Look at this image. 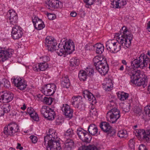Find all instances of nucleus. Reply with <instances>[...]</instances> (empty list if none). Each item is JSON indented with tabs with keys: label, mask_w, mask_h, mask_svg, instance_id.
<instances>
[{
	"label": "nucleus",
	"mask_w": 150,
	"mask_h": 150,
	"mask_svg": "<svg viewBox=\"0 0 150 150\" xmlns=\"http://www.w3.org/2000/svg\"><path fill=\"white\" fill-rule=\"evenodd\" d=\"M122 33H116L117 40H109L106 43L108 50L111 52L115 53L121 49V45L125 49L129 48L131 44L133 35L125 26H123L121 30Z\"/></svg>",
	"instance_id": "f257e3e1"
},
{
	"label": "nucleus",
	"mask_w": 150,
	"mask_h": 150,
	"mask_svg": "<svg viewBox=\"0 0 150 150\" xmlns=\"http://www.w3.org/2000/svg\"><path fill=\"white\" fill-rule=\"evenodd\" d=\"M128 74L131 79L130 82L136 86L145 88L147 84V80L145 78L140 70H135L134 69L127 70Z\"/></svg>",
	"instance_id": "f03ea898"
},
{
	"label": "nucleus",
	"mask_w": 150,
	"mask_h": 150,
	"mask_svg": "<svg viewBox=\"0 0 150 150\" xmlns=\"http://www.w3.org/2000/svg\"><path fill=\"white\" fill-rule=\"evenodd\" d=\"M49 133V134H47L44 137L43 146L46 147L47 150H62L59 141L55 139L57 137L55 133L52 132L50 134V131Z\"/></svg>",
	"instance_id": "7ed1b4c3"
},
{
	"label": "nucleus",
	"mask_w": 150,
	"mask_h": 150,
	"mask_svg": "<svg viewBox=\"0 0 150 150\" xmlns=\"http://www.w3.org/2000/svg\"><path fill=\"white\" fill-rule=\"evenodd\" d=\"M103 59L102 58L97 56L93 59V62L96 70L101 75H105L108 72L109 66L107 62L105 60Z\"/></svg>",
	"instance_id": "20e7f679"
},
{
	"label": "nucleus",
	"mask_w": 150,
	"mask_h": 150,
	"mask_svg": "<svg viewBox=\"0 0 150 150\" xmlns=\"http://www.w3.org/2000/svg\"><path fill=\"white\" fill-rule=\"evenodd\" d=\"M150 58L146 55L141 54L138 58L131 62V65L136 68L145 69L147 67L148 64L150 62Z\"/></svg>",
	"instance_id": "39448f33"
},
{
	"label": "nucleus",
	"mask_w": 150,
	"mask_h": 150,
	"mask_svg": "<svg viewBox=\"0 0 150 150\" xmlns=\"http://www.w3.org/2000/svg\"><path fill=\"white\" fill-rule=\"evenodd\" d=\"M62 47L63 48H61L59 50L57 49L56 52L58 55L62 56L66 52L70 54L75 50L74 44L73 42H71L66 40Z\"/></svg>",
	"instance_id": "423d86ee"
},
{
	"label": "nucleus",
	"mask_w": 150,
	"mask_h": 150,
	"mask_svg": "<svg viewBox=\"0 0 150 150\" xmlns=\"http://www.w3.org/2000/svg\"><path fill=\"white\" fill-rule=\"evenodd\" d=\"M19 127L18 125L15 122L9 124L5 126L4 130V133L7 136H13L16 133L18 132Z\"/></svg>",
	"instance_id": "0eeeda50"
},
{
	"label": "nucleus",
	"mask_w": 150,
	"mask_h": 150,
	"mask_svg": "<svg viewBox=\"0 0 150 150\" xmlns=\"http://www.w3.org/2000/svg\"><path fill=\"white\" fill-rule=\"evenodd\" d=\"M40 112L45 118L49 120H54L55 117V113L54 111L48 106H42Z\"/></svg>",
	"instance_id": "6e6552de"
},
{
	"label": "nucleus",
	"mask_w": 150,
	"mask_h": 150,
	"mask_svg": "<svg viewBox=\"0 0 150 150\" xmlns=\"http://www.w3.org/2000/svg\"><path fill=\"white\" fill-rule=\"evenodd\" d=\"M107 116L110 118V122L115 123L120 116V111L117 108L112 109L107 112Z\"/></svg>",
	"instance_id": "1a4fd4ad"
},
{
	"label": "nucleus",
	"mask_w": 150,
	"mask_h": 150,
	"mask_svg": "<svg viewBox=\"0 0 150 150\" xmlns=\"http://www.w3.org/2000/svg\"><path fill=\"white\" fill-rule=\"evenodd\" d=\"M76 132L79 138L83 142L88 143L91 141L92 137L87 131L79 128L77 129Z\"/></svg>",
	"instance_id": "9d476101"
},
{
	"label": "nucleus",
	"mask_w": 150,
	"mask_h": 150,
	"mask_svg": "<svg viewBox=\"0 0 150 150\" xmlns=\"http://www.w3.org/2000/svg\"><path fill=\"white\" fill-rule=\"evenodd\" d=\"M56 86L54 83H49L44 86L42 92L44 95L47 96L52 95L56 90Z\"/></svg>",
	"instance_id": "9b49d317"
},
{
	"label": "nucleus",
	"mask_w": 150,
	"mask_h": 150,
	"mask_svg": "<svg viewBox=\"0 0 150 150\" xmlns=\"http://www.w3.org/2000/svg\"><path fill=\"white\" fill-rule=\"evenodd\" d=\"M23 29L20 26L15 25L12 28L11 36L14 40H18L22 36L23 34Z\"/></svg>",
	"instance_id": "f8f14e48"
},
{
	"label": "nucleus",
	"mask_w": 150,
	"mask_h": 150,
	"mask_svg": "<svg viewBox=\"0 0 150 150\" xmlns=\"http://www.w3.org/2000/svg\"><path fill=\"white\" fill-rule=\"evenodd\" d=\"M45 45L48 47L49 51L52 52L56 50L57 43L56 40L50 37L47 36L45 39Z\"/></svg>",
	"instance_id": "ddd939ff"
},
{
	"label": "nucleus",
	"mask_w": 150,
	"mask_h": 150,
	"mask_svg": "<svg viewBox=\"0 0 150 150\" xmlns=\"http://www.w3.org/2000/svg\"><path fill=\"white\" fill-rule=\"evenodd\" d=\"M94 73L93 70L92 69L87 68L85 70H81L79 71L78 76L81 81H85L87 78L88 76H90Z\"/></svg>",
	"instance_id": "4468645a"
},
{
	"label": "nucleus",
	"mask_w": 150,
	"mask_h": 150,
	"mask_svg": "<svg viewBox=\"0 0 150 150\" xmlns=\"http://www.w3.org/2000/svg\"><path fill=\"white\" fill-rule=\"evenodd\" d=\"M14 95L11 92L4 91L0 92V100H2L4 103H8L13 99Z\"/></svg>",
	"instance_id": "2eb2a0df"
},
{
	"label": "nucleus",
	"mask_w": 150,
	"mask_h": 150,
	"mask_svg": "<svg viewBox=\"0 0 150 150\" xmlns=\"http://www.w3.org/2000/svg\"><path fill=\"white\" fill-rule=\"evenodd\" d=\"M61 109L66 118L70 119L72 117L73 110L67 104H63Z\"/></svg>",
	"instance_id": "dca6fc26"
},
{
	"label": "nucleus",
	"mask_w": 150,
	"mask_h": 150,
	"mask_svg": "<svg viewBox=\"0 0 150 150\" xmlns=\"http://www.w3.org/2000/svg\"><path fill=\"white\" fill-rule=\"evenodd\" d=\"M13 82L15 86L21 90H24L27 86L26 83L24 79L19 77L14 79Z\"/></svg>",
	"instance_id": "f3484780"
},
{
	"label": "nucleus",
	"mask_w": 150,
	"mask_h": 150,
	"mask_svg": "<svg viewBox=\"0 0 150 150\" xmlns=\"http://www.w3.org/2000/svg\"><path fill=\"white\" fill-rule=\"evenodd\" d=\"M13 53L12 50H3L0 49V62H4L11 57Z\"/></svg>",
	"instance_id": "a211bd4d"
},
{
	"label": "nucleus",
	"mask_w": 150,
	"mask_h": 150,
	"mask_svg": "<svg viewBox=\"0 0 150 150\" xmlns=\"http://www.w3.org/2000/svg\"><path fill=\"white\" fill-rule=\"evenodd\" d=\"M83 95L85 99H88L90 103L93 105L96 104L97 102L96 98L93 94L89 91L85 90L83 92Z\"/></svg>",
	"instance_id": "6ab92c4d"
},
{
	"label": "nucleus",
	"mask_w": 150,
	"mask_h": 150,
	"mask_svg": "<svg viewBox=\"0 0 150 150\" xmlns=\"http://www.w3.org/2000/svg\"><path fill=\"white\" fill-rule=\"evenodd\" d=\"M75 146L73 140L72 139H69L65 140L63 147L64 150H71Z\"/></svg>",
	"instance_id": "aec40b11"
},
{
	"label": "nucleus",
	"mask_w": 150,
	"mask_h": 150,
	"mask_svg": "<svg viewBox=\"0 0 150 150\" xmlns=\"http://www.w3.org/2000/svg\"><path fill=\"white\" fill-rule=\"evenodd\" d=\"M127 0H112L111 1V4L113 6V8H121L125 5Z\"/></svg>",
	"instance_id": "412c9836"
},
{
	"label": "nucleus",
	"mask_w": 150,
	"mask_h": 150,
	"mask_svg": "<svg viewBox=\"0 0 150 150\" xmlns=\"http://www.w3.org/2000/svg\"><path fill=\"white\" fill-rule=\"evenodd\" d=\"M100 127L105 132L110 133L112 132V127L108 122H104L100 123Z\"/></svg>",
	"instance_id": "4be33fe9"
},
{
	"label": "nucleus",
	"mask_w": 150,
	"mask_h": 150,
	"mask_svg": "<svg viewBox=\"0 0 150 150\" xmlns=\"http://www.w3.org/2000/svg\"><path fill=\"white\" fill-rule=\"evenodd\" d=\"M47 4V7L50 9V7L54 8H58L61 7L62 3L58 0H51Z\"/></svg>",
	"instance_id": "5701e85b"
},
{
	"label": "nucleus",
	"mask_w": 150,
	"mask_h": 150,
	"mask_svg": "<svg viewBox=\"0 0 150 150\" xmlns=\"http://www.w3.org/2000/svg\"><path fill=\"white\" fill-rule=\"evenodd\" d=\"M141 137H142L143 139L148 142L150 140V129H146V131L142 129L139 133V136Z\"/></svg>",
	"instance_id": "b1692460"
},
{
	"label": "nucleus",
	"mask_w": 150,
	"mask_h": 150,
	"mask_svg": "<svg viewBox=\"0 0 150 150\" xmlns=\"http://www.w3.org/2000/svg\"><path fill=\"white\" fill-rule=\"evenodd\" d=\"M61 86L64 88H69L70 86V82L67 76H63L61 80Z\"/></svg>",
	"instance_id": "393cba45"
},
{
	"label": "nucleus",
	"mask_w": 150,
	"mask_h": 150,
	"mask_svg": "<svg viewBox=\"0 0 150 150\" xmlns=\"http://www.w3.org/2000/svg\"><path fill=\"white\" fill-rule=\"evenodd\" d=\"M27 112L31 117L35 121H38L39 120L38 115L33 108L31 107H29L27 108Z\"/></svg>",
	"instance_id": "a878e982"
},
{
	"label": "nucleus",
	"mask_w": 150,
	"mask_h": 150,
	"mask_svg": "<svg viewBox=\"0 0 150 150\" xmlns=\"http://www.w3.org/2000/svg\"><path fill=\"white\" fill-rule=\"evenodd\" d=\"M88 130L89 133L92 135L97 136L98 129L97 126L93 124H91L88 127Z\"/></svg>",
	"instance_id": "bb28decb"
},
{
	"label": "nucleus",
	"mask_w": 150,
	"mask_h": 150,
	"mask_svg": "<svg viewBox=\"0 0 150 150\" xmlns=\"http://www.w3.org/2000/svg\"><path fill=\"white\" fill-rule=\"evenodd\" d=\"M82 98L81 96H74L72 98V105L75 108H78L79 104L82 101Z\"/></svg>",
	"instance_id": "cd10ccee"
},
{
	"label": "nucleus",
	"mask_w": 150,
	"mask_h": 150,
	"mask_svg": "<svg viewBox=\"0 0 150 150\" xmlns=\"http://www.w3.org/2000/svg\"><path fill=\"white\" fill-rule=\"evenodd\" d=\"M64 138L66 139H71L74 137L76 136L74 130L72 129H68L64 133Z\"/></svg>",
	"instance_id": "c85d7f7f"
},
{
	"label": "nucleus",
	"mask_w": 150,
	"mask_h": 150,
	"mask_svg": "<svg viewBox=\"0 0 150 150\" xmlns=\"http://www.w3.org/2000/svg\"><path fill=\"white\" fill-rule=\"evenodd\" d=\"M95 50H96V53L98 54H101L104 50L103 45L100 44H96L93 46Z\"/></svg>",
	"instance_id": "c756f323"
},
{
	"label": "nucleus",
	"mask_w": 150,
	"mask_h": 150,
	"mask_svg": "<svg viewBox=\"0 0 150 150\" xmlns=\"http://www.w3.org/2000/svg\"><path fill=\"white\" fill-rule=\"evenodd\" d=\"M70 66L76 67L79 66L80 61L76 57L70 59Z\"/></svg>",
	"instance_id": "7c9ffc66"
},
{
	"label": "nucleus",
	"mask_w": 150,
	"mask_h": 150,
	"mask_svg": "<svg viewBox=\"0 0 150 150\" xmlns=\"http://www.w3.org/2000/svg\"><path fill=\"white\" fill-rule=\"evenodd\" d=\"M32 21L35 28L43 22L41 19H40L38 17L35 16L33 18Z\"/></svg>",
	"instance_id": "2f4dec72"
},
{
	"label": "nucleus",
	"mask_w": 150,
	"mask_h": 150,
	"mask_svg": "<svg viewBox=\"0 0 150 150\" xmlns=\"http://www.w3.org/2000/svg\"><path fill=\"white\" fill-rule=\"evenodd\" d=\"M118 96L120 100L123 101L128 98L129 97V94L124 92H122L120 94H118Z\"/></svg>",
	"instance_id": "473e14b6"
},
{
	"label": "nucleus",
	"mask_w": 150,
	"mask_h": 150,
	"mask_svg": "<svg viewBox=\"0 0 150 150\" xmlns=\"http://www.w3.org/2000/svg\"><path fill=\"white\" fill-rule=\"evenodd\" d=\"M79 150H98L97 148L94 146H82L80 147Z\"/></svg>",
	"instance_id": "72a5a7b5"
},
{
	"label": "nucleus",
	"mask_w": 150,
	"mask_h": 150,
	"mask_svg": "<svg viewBox=\"0 0 150 150\" xmlns=\"http://www.w3.org/2000/svg\"><path fill=\"white\" fill-rule=\"evenodd\" d=\"M7 16L9 19L14 17H18L16 13L13 10H9L8 12Z\"/></svg>",
	"instance_id": "f704fd0d"
},
{
	"label": "nucleus",
	"mask_w": 150,
	"mask_h": 150,
	"mask_svg": "<svg viewBox=\"0 0 150 150\" xmlns=\"http://www.w3.org/2000/svg\"><path fill=\"white\" fill-rule=\"evenodd\" d=\"M39 65L40 71H44L48 67V65L46 62L39 63Z\"/></svg>",
	"instance_id": "c9c22d12"
},
{
	"label": "nucleus",
	"mask_w": 150,
	"mask_h": 150,
	"mask_svg": "<svg viewBox=\"0 0 150 150\" xmlns=\"http://www.w3.org/2000/svg\"><path fill=\"white\" fill-rule=\"evenodd\" d=\"M54 100V99H52L50 97H47L45 96L42 100L43 102L46 104L48 105H51Z\"/></svg>",
	"instance_id": "e433bc0d"
},
{
	"label": "nucleus",
	"mask_w": 150,
	"mask_h": 150,
	"mask_svg": "<svg viewBox=\"0 0 150 150\" xmlns=\"http://www.w3.org/2000/svg\"><path fill=\"white\" fill-rule=\"evenodd\" d=\"M117 135L120 137H126L127 136V132L126 130H122L118 132Z\"/></svg>",
	"instance_id": "4c0bfd02"
},
{
	"label": "nucleus",
	"mask_w": 150,
	"mask_h": 150,
	"mask_svg": "<svg viewBox=\"0 0 150 150\" xmlns=\"http://www.w3.org/2000/svg\"><path fill=\"white\" fill-rule=\"evenodd\" d=\"M1 82V84H3L4 86L6 88H8L10 86V82L5 78H3Z\"/></svg>",
	"instance_id": "58836bf2"
},
{
	"label": "nucleus",
	"mask_w": 150,
	"mask_h": 150,
	"mask_svg": "<svg viewBox=\"0 0 150 150\" xmlns=\"http://www.w3.org/2000/svg\"><path fill=\"white\" fill-rule=\"evenodd\" d=\"M96 0H83L84 2L86 3V7L87 8H89L90 6L93 4Z\"/></svg>",
	"instance_id": "ea45409f"
},
{
	"label": "nucleus",
	"mask_w": 150,
	"mask_h": 150,
	"mask_svg": "<svg viewBox=\"0 0 150 150\" xmlns=\"http://www.w3.org/2000/svg\"><path fill=\"white\" fill-rule=\"evenodd\" d=\"M11 108V106L9 104H6L4 105L3 109L5 113H7L10 111Z\"/></svg>",
	"instance_id": "a19ab883"
},
{
	"label": "nucleus",
	"mask_w": 150,
	"mask_h": 150,
	"mask_svg": "<svg viewBox=\"0 0 150 150\" xmlns=\"http://www.w3.org/2000/svg\"><path fill=\"white\" fill-rule=\"evenodd\" d=\"M116 105V104L115 102L113 100H111L110 101V103L108 104V109H110V110L112 109L116 108H115Z\"/></svg>",
	"instance_id": "79ce46f5"
},
{
	"label": "nucleus",
	"mask_w": 150,
	"mask_h": 150,
	"mask_svg": "<svg viewBox=\"0 0 150 150\" xmlns=\"http://www.w3.org/2000/svg\"><path fill=\"white\" fill-rule=\"evenodd\" d=\"M104 86H113V84L112 80L110 79H108L106 81V83H103Z\"/></svg>",
	"instance_id": "37998d69"
},
{
	"label": "nucleus",
	"mask_w": 150,
	"mask_h": 150,
	"mask_svg": "<svg viewBox=\"0 0 150 150\" xmlns=\"http://www.w3.org/2000/svg\"><path fill=\"white\" fill-rule=\"evenodd\" d=\"M129 146L132 149L134 148V142L133 139H130L129 142Z\"/></svg>",
	"instance_id": "c03bdc74"
},
{
	"label": "nucleus",
	"mask_w": 150,
	"mask_h": 150,
	"mask_svg": "<svg viewBox=\"0 0 150 150\" xmlns=\"http://www.w3.org/2000/svg\"><path fill=\"white\" fill-rule=\"evenodd\" d=\"M144 111L146 115L150 117V105L145 107Z\"/></svg>",
	"instance_id": "a18cd8bd"
},
{
	"label": "nucleus",
	"mask_w": 150,
	"mask_h": 150,
	"mask_svg": "<svg viewBox=\"0 0 150 150\" xmlns=\"http://www.w3.org/2000/svg\"><path fill=\"white\" fill-rule=\"evenodd\" d=\"M9 22L11 24L14 25V24H16L18 22V17H14L13 18H10Z\"/></svg>",
	"instance_id": "49530a36"
},
{
	"label": "nucleus",
	"mask_w": 150,
	"mask_h": 150,
	"mask_svg": "<svg viewBox=\"0 0 150 150\" xmlns=\"http://www.w3.org/2000/svg\"><path fill=\"white\" fill-rule=\"evenodd\" d=\"M30 139L32 143L35 144L37 142L38 140L37 137L33 135H31L30 136Z\"/></svg>",
	"instance_id": "de8ad7c7"
},
{
	"label": "nucleus",
	"mask_w": 150,
	"mask_h": 150,
	"mask_svg": "<svg viewBox=\"0 0 150 150\" xmlns=\"http://www.w3.org/2000/svg\"><path fill=\"white\" fill-rule=\"evenodd\" d=\"M86 105L85 104L83 103V101L81 102L79 105V107L78 108H79L82 110H84L85 108Z\"/></svg>",
	"instance_id": "09e8293b"
},
{
	"label": "nucleus",
	"mask_w": 150,
	"mask_h": 150,
	"mask_svg": "<svg viewBox=\"0 0 150 150\" xmlns=\"http://www.w3.org/2000/svg\"><path fill=\"white\" fill-rule=\"evenodd\" d=\"M45 27V25L44 24V22H42V23L40 24V25H38V26L35 27V28L38 30H40L42 29L43 28H44Z\"/></svg>",
	"instance_id": "8fccbe9b"
},
{
	"label": "nucleus",
	"mask_w": 150,
	"mask_h": 150,
	"mask_svg": "<svg viewBox=\"0 0 150 150\" xmlns=\"http://www.w3.org/2000/svg\"><path fill=\"white\" fill-rule=\"evenodd\" d=\"M39 68V64H35L33 66V69L34 70L37 72L40 71Z\"/></svg>",
	"instance_id": "3c124183"
},
{
	"label": "nucleus",
	"mask_w": 150,
	"mask_h": 150,
	"mask_svg": "<svg viewBox=\"0 0 150 150\" xmlns=\"http://www.w3.org/2000/svg\"><path fill=\"white\" fill-rule=\"evenodd\" d=\"M47 17L49 19L53 20L55 18L56 16L54 14L49 13L47 15Z\"/></svg>",
	"instance_id": "603ef678"
},
{
	"label": "nucleus",
	"mask_w": 150,
	"mask_h": 150,
	"mask_svg": "<svg viewBox=\"0 0 150 150\" xmlns=\"http://www.w3.org/2000/svg\"><path fill=\"white\" fill-rule=\"evenodd\" d=\"M126 106L127 107L124 108V110H123V111L125 112H128L129 111L131 107V105L129 104H128Z\"/></svg>",
	"instance_id": "864d4df0"
},
{
	"label": "nucleus",
	"mask_w": 150,
	"mask_h": 150,
	"mask_svg": "<svg viewBox=\"0 0 150 150\" xmlns=\"http://www.w3.org/2000/svg\"><path fill=\"white\" fill-rule=\"evenodd\" d=\"M42 58L44 62H46L50 60L49 57L47 56H43Z\"/></svg>",
	"instance_id": "5fc2aeb1"
},
{
	"label": "nucleus",
	"mask_w": 150,
	"mask_h": 150,
	"mask_svg": "<svg viewBox=\"0 0 150 150\" xmlns=\"http://www.w3.org/2000/svg\"><path fill=\"white\" fill-rule=\"evenodd\" d=\"M139 150H147L146 146L143 144H141L139 147Z\"/></svg>",
	"instance_id": "6e6d98bb"
},
{
	"label": "nucleus",
	"mask_w": 150,
	"mask_h": 150,
	"mask_svg": "<svg viewBox=\"0 0 150 150\" xmlns=\"http://www.w3.org/2000/svg\"><path fill=\"white\" fill-rule=\"evenodd\" d=\"M113 86H104L103 88L106 91H110L112 90Z\"/></svg>",
	"instance_id": "4d7b16f0"
},
{
	"label": "nucleus",
	"mask_w": 150,
	"mask_h": 150,
	"mask_svg": "<svg viewBox=\"0 0 150 150\" xmlns=\"http://www.w3.org/2000/svg\"><path fill=\"white\" fill-rule=\"evenodd\" d=\"M142 131V129H137L135 130V132H134L136 136H139V133Z\"/></svg>",
	"instance_id": "13d9d810"
},
{
	"label": "nucleus",
	"mask_w": 150,
	"mask_h": 150,
	"mask_svg": "<svg viewBox=\"0 0 150 150\" xmlns=\"http://www.w3.org/2000/svg\"><path fill=\"white\" fill-rule=\"evenodd\" d=\"M4 110L2 108H0V116H3L4 115L5 112Z\"/></svg>",
	"instance_id": "bf43d9fd"
},
{
	"label": "nucleus",
	"mask_w": 150,
	"mask_h": 150,
	"mask_svg": "<svg viewBox=\"0 0 150 150\" xmlns=\"http://www.w3.org/2000/svg\"><path fill=\"white\" fill-rule=\"evenodd\" d=\"M122 62L123 64L126 66V69L127 70L128 69H127V67L129 68V67L127 65V63L126 61L125 60L123 59L122 60Z\"/></svg>",
	"instance_id": "052dcab7"
},
{
	"label": "nucleus",
	"mask_w": 150,
	"mask_h": 150,
	"mask_svg": "<svg viewBox=\"0 0 150 150\" xmlns=\"http://www.w3.org/2000/svg\"><path fill=\"white\" fill-rule=\"evenodd\" d=\"M16 148L17 149H19L21 150H22L23 149V147L21 146V144L19 143L17 144V146L16 147Z\"/></svg>",
	"instance_id": "680f3d73"
},
{
	"label": "nucleus",
	"mask_w": 150,
	"mask_h": 150,
	"mask_svg": "<svg viewBox=\"0 0 150 150\" xmlns=\"http://www.w3.org/2000/svg\"><path fill=\"white\" fill-rule=\"evenodd\" d=\"M70 15L72 17H75L76 16L77 14L75 12H72L70 13Z\"/></svg>",
	"instance_id": "e2e57ef3"
},
{
	"label": "nucleus",
	"mask_w": 150,
	"mask_h": 150,
	"mask_svg": "<svg viewBox=\"0 0 150 150\" xmlns=\"http://www.w3.org/2000/svg\"><path fill=\"white\" fill-rule=\"evenodd\" d=\"M92 114L93 115L95 116H97L98 115L97 111L96 110H95L93 111L92 112Z\"/></svg>",
	"instance_id": "0e129e2a"
},
{
	"label": "nucleus",
	"mask_w": 150,
	"mask_h": 150,
	"mask_svg": "<svg viewBox=\"0 0 150 150\" xmlns=\"http://www.w3.org/2000/svg\"><path fill=\"white\" fill-rule=\"evenodd\" d=\"M147 29L149 32H150V21L147 23Z\"/></svg>",
	"instance_id": "69168bd1"
},
{
	"label": "nucleus",
	"mask_w": 150,
	"mask_h": 150,
	"mask_svg": "<svg viewBox=\"0 0 150 150\" xmlns=\"http://www.w3.org/2000/svg\"><path fill=\"white\" fill-rule=\"evenodd\" d=\"M26 108V106L25 104H24L23 105V106L21 107V109L23 110H25Z\"/></svg>",
	"instance_id": "338daca9"
},
{
	"label": "nucleus",
	"mask_w": 150,
	"mask_h": 150,
	"mask_svg": "<svg viewBox=\"0 0 150 150\" xmlns=\"http://www.w3.org/2000/svg\"><path fill=\"white\" fill-rule=\"evenodd\" d=\"M124 68L123 66L122 65L120 66V68H119V70L120 71H122L124 70Z\"/></svg>",
	"instance_id": "774afa93"
}]
</instances>
